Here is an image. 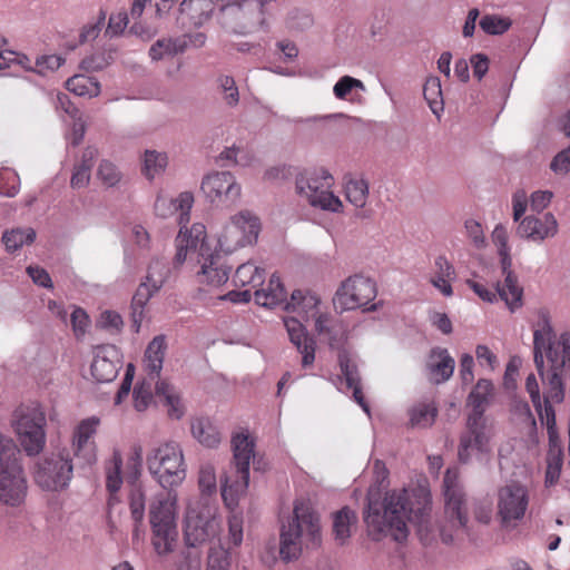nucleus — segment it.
I'll return each mask as SVG.
<instances>
[{
	"instance_id": "1",
	"label": "nucleus",
	"mask_w": 570,
	"mask_h": 570,
	"mask_svg": "<svg viewBox=\"0 0 570 570\" xmlns=\"http://www.w3.org/2000/svg\"><path fill=\"white\" fill-rule=\"evenodd\" d=\"M431 512V498L428 492L406 489L387 492L382 502L370 499L365 522L374 540L391 535L402 542L409 535L407 522L422 531Z\"/></svg>"
},
{
	"instance_id": "2",
	"label": "nucleus",
	"mask_w": 570,
	"mask_h": 570,
	"mask_svg": "<svg viewBox=\"0 0 570 570\" xmlns=\"http://www.w3.org/2000/svg\"><path fill=\"white\" fill-rule=\"evenodd\" d=\"M206 227L203 224H194L190 234H180L176 238L177 253L175 264L181 265L188 257L196 258L200 264L197 272V282L207 287H219L228 281L229 269L225 266L223 257L218 252H213L206 243Z\"/></svg>"
},
{
	"instance_id": "3",
	"label": "nucleus",
	"mask_w": 570,
	"mask_h": 570,
	"mask_svg": "<svg viewBox=\"0 0 570 570\" xmlns=\"http://www.w3.org/2000/svg\"><path fill=\"white\" fill-rule=\"evenodd\" d=\"M322 542L320 515L307 500L294 503L293 517L281 529L279 554L284 561L297 559L306 548L320 547Z\"/></svg>"
},
{
	"instance_id": "4",
	"label": "nucleus",
	"mask_w": 570,
	"mask_h": 570,
	"mask_svg": "<svg viewBox=\"0 0 570 570\" xmlns=\"http://www.w3.org/2000/svg\"><path fill=\"white\" fill-rule=\"evenodd\" d=\"M493 391L491 381L481 379L468 397L472 412L468 416L466 430L462 433L459 444V460L466 463L473 454L488 452L491 429L483 416L485 405Z\"/></svg>"
},
{
	"instance_id": "5",
	"label": "nucleus",
	"mask_w": 570,
	"mask_h": 570,
	"mask_svg": "<svg viewBox=\"0 0 570 570\" xmlns=\"http://www.w3.org/2000/svg\"><path fill=\"white\" fill-rule=\"evenodd\" d=\"M318 305L320 298L316 295L297 289L292 293L291 299L284 306L285 311L296 314V316L285 317L284 325L291 342L302 354L304 368L312 366L315 361L316 343L313 337L307 335L303 323H307L309 320L316 322L318 315H323Z\"/></svg>"
},
{
	"instance_id": "6",
	"label": "nucleus",
	"mask_w": 570,
	"mask_h": 570,
	"mask_svg": "<svg viewBox=\"0 0 570 570\" xmlns=\"http://www.w3.org/2000/svg\"><path fill=\"white\" fill-rule=\"evenodd\" d=\"M150 542L158 556L174 551L177 538V494L167 492L158 494L149 507Z\"/></svg>"
},
{
	"instance_id": "7",
	"label": "nucleus",
	"mask_w": 570,
	"mask_h": 570,
	"mask_svg": "<svg viewBox=\"0 0 570 570\" xmlns=\"http://www.w3.org/2000/svg\"><path fill=\"white\" fill-rule=\"evenodd\" d=\"M334 178L325 169L304 171L296 176V193L314 208L342 213L343 203L333 190Z\"/></svg>"
},
{
	"instance_id": "8",
	"label": "nucleus",
	"mask_w": 570,
	"mask_h": 570,
	"mask_svg": "<svg viewBox=\"0 0 570 570\" xmlns=\"http://www.w3.org/2000/svg\"><path fill=\"white\" fill-rule=\"evenodd\" d=\"M443 493L445 500L444 514L448 524L441 528V538L444 543L453 541V533L464 531L469 521L466 499L459 480L458 468H449L443 479Z\"/></svg>"
},
{
	"instance_id": "9",
	"label": "nucleus",
	"mask_w": 570,
	"mask_h": 570,
	"mask_svg": "<svg viewBox=\"0 0 570 570\" xmlns=\"http://www.w3.org/2000/svg\"><path fill=\"white\" fill-rule=\"evenodd\" d=\"M147 462L149 471L165 489L180 484L186 476L183 451L175 442L158 446Z\"/></svg>"
},
{
	"instance_id": "10",
	"label": "nucleus",
	"mask_w": 570,
	"mask_h": 570,
	"mask_svg": "<svg viewBox=\"0 0 570 570\" xmlns=\"http://www.w3.org/2000/svg\"><path fill=\"white\" fill-rule=\"evenodd\" d=\"M261 230L258 217L248 210H242L230 217L218 234L219 252L230 254L257 240Z\"/></svg>"
},
{
	"instance_id": "11",
	"label": "nucleus",
	"mask_w": 570,
	"mask_h": 570,
	"mask_svg": "<svg viewBox=\"0 0 570 570\" xmlns=\"http://www.w3.org/2000/svg\"><path fill=\"white\" fill-rule=\"evenodd\" d=\"M19 456L20 451L17 449L0 459V503L11 508L21 507L28 493Z\"/></svg>"
},
{
	"instance_id": "12",
	"label": "nucleus",
	"mask_w": 570,
	"mask_h": 570,
	"mask_svg": "<svg viewBox=\"0 0 570 570\" xmlns=\"http://www.w3.org/2000/svg\"><path fill=\"white\" fill-rule=\"evenodd\" d=\"M217 509L208 502L189 504L185 517V540L187 546L197 547L214 539L220 529Z\"/></svg>"
},
{
	"instance_id": "13",
	"label": "nucleus",
	"mask_w": 570,
	"mask_h": 570,
	"mask_svg": "<svg viewBox=\"0 0 570 570\" xmlns=\"http://www.w3.org/2000/svg\"><path fill=\"white\" fill-rule=\"evenodd\" d=\"M46 414L38 405L20 406L16 411V431L28 455L40 453L46 444Z\"/></svg>"
},
{
	"instance_id": "14",
	"label": "nucleus",
	"mask_w": 570,
	"mask_h": 570,
	"mask_svg": "<svg viewBox=\"0 0 570 570\" xmlns=\"http://www.w3.org/2000/svg\"><path fill=\"white\" fill-rule=\"evenodd\" d=\"M508 239L507 228L501 224L497 225L492 232V242L498 249L502 275L505 276V286L509 287L511 297L508 295L504 287H499L498 291L509 309L514 312L522 305L523 288L519 285L518 277L511 268L512 258Z\"/></svg>"
},
{
	"instance_id": "15",
	"label": "nucleus",
	"mask_w": 570,
	"mask_h": 570,
	"mask_svg": "<svg viewBox=\"0 0 570 570\" xmlns=\"http://www.w3.org/2000/svg\"><path fill=\"white\" fill-rule=\"evenodd\" d=\"M72 470L68 453H52L37 462L33 478L40 488L58 491L68 485L72 478Z\"/></svg>"
},
{
	"instance_id": "16",
	"label": "nucleus",
	"mask_w": 570,
	"mask_h": 570,
	"mask_svg": "<svg viewBox=\"0 0 570 570\" xmlns=\"http://www.w3.org/2000/svg\"><path fill=\"white\" fill-rule=\"evenodd\" d=\"M376 295V284L368 277L355 274L342 282L334 302L344 311H353L367 307Z\"/></svg>"
},
{
	"instance_id": "17",
	"label": "nucleus",
	"mask_w": 570,
	"mask_h": 570,
	"mask_svg": "<svg viewBox=\"0 0 570 570\" xmlns=\"http://www.w3.org/2000/svg\"><path fill=\"white\" fill-rule=\"evenodd\" d=\"M101 425L100 417L92 415L80 420L72 429L70 449L82 465H92L97 461L96 435Z\"/></svg>"
},
{
	"instance_id": "18",
	"label": "nucleus",
	"mask_w": 570,
	"mask_h": 570,
	"mask_svg": "<svg viewBox=\"0 0 570 570\" xmlns=\"http://www.w3.org/2000/svg\"><path fill=\"white\" fill-rule=\"evenodd\" d=\"M155 384L156 394L164 397L165 405L168 407V414L171 417L180 419L184 414V407L179 396L173 386L165 381H151L147 375L134 390V406L138 412L145 411L153 401V385Z\"/></svg>"
},
{
	"instance_id": "19",
	"label": "nucleus",
	"mask_w": 570,
	"mask_h": 570,
	"mask_svg": "<svg viewBox=\"0 0 570 570\" xmlns=\"http://www.w3.org/2000/svg\"><path fill=\"white\" fill-rule=\"evenodd\" d=\"M529 505V494L525 487L511 483L501 488L498 498V514L503 525H511L521 520Z\"/></svg>"
},
{
	"instance_id": "20",
	"label": "nucleus",
	"mask_w": 570,
	"mask_h": 570,
	"mask_svg": "<svg viewBox=\"0 0 570 570\" xmlns=\"http://www.w3.org/2000/svg\"><path fill=\"white\" fill-rule=\"evenodd\" d=\"M205 196L217 205H233L240 196V186L228 171H216L207 175L202 181Z\"/></svg>"
},
{
	"instance_id": "21",
	"label": "nucleus",
	"mask_w": 570,
	"mask_h": 570,
	"mask_svg": "<svg viewBox=\"0 0 570 570\" xmlns=\"http://www.w3.org/2000/svg\"><path fill=\"white\" fill-rule=\"evenodd\" d=\"M194 204V196L191 193L184 191L177 198H169L166 196H158L155 202V213L157 216L166 218L178 213V224L180 225L179 234L189 236L190 229H187V224L190 219V209Z\"/></svg>"
},
{
	"instance_id": "22",
	"label": "nucleus",
	"mask_w": 570,
	"mask_h": 570,
	"mask_svg": "<svg viewBox=\"0 0 570 570\" xmlns=\"http://www.w3.org/2000/svg\"><path fill=\"white\" fill-rule=\"evenodd\" d=\"M265 278V271L261 269L250 262L242 264L235 272L233 282L235 286L248 287L244 291L236 292L232 291L227 293L224 298H228L234 303H246L252 298V289H255L263 285Z\"/></svg>"
},
{
	"instance_id": "23",
	"label": "nucleus",
	"mask_w": 570,
	"mask_h": 570,
	"mask_svg": "<svg viewBox=\"0 0 570 570\" xmlns=\"http://www.w3.org/2000/svg\"><path fill=\"white\" fill-rule=\"evenodd\" d=\"M120 365L116 346L102 345L95 348L90 372L97 382L109 383L117 377Z\"/></svg>"
},
{
	"instance_id": "24",
	"label": "nucleus",
	"mask_w": 570,
	"mask_h": 570,
	"mask_svg": "<svg viewBox=\"0 0 570 570\" xmlns=\"http://www.w3.org/2000/svg\"><path fill=\"white\" fill-rule=\"evenodd\" d=\"M557 233L558 223L551 213L537 216L529 215L518 226V234L533 242H542L546 238L553 237Z\"/></svg>"
},
{
	"instance_id": "25",
	"label": "nucleus",
	"mask_w": 570,
	"mask_h": 570,
	"mask_svg": "<svg viewBox=\"0 0 570 570\" xmlns=\"http://www.w3.org/2000/svg\"><path fill=\"white\" fill-rule=\"evenodd\" d=\"M455 361L444 347H433L425 361V372L432 383L446 382L454 372Z\"/></svg>"
},
{
	"instance_id": "26",
	"label": "nucleus",
	"mask_w": 570,
	"mask_h": 570,
	"mask_svg": "<svg viewBox=\"0 0 570 570\" xmlns=\"http://www.w3.org/2000/svg\"><path fill=\"white\" fill-rule=\"evenodd\" d=\"M225 478L222 484V498L225 505L234 511L246 494L249 484V471L236 470Z\"/></svg>"
},
{
	"instance_id": "27",
	"label": "nucleus",
	"mask_w": 570,
	"mask_h": 570,
	"mask_svg": "<svg viewBox=\"0 0 570 570\" xmlns=\"http://www.w3.org/2000/svg\"><path fill=\"white\" fill-rule=\"evenodd\" d=\"M455 276L456 273L452 263L443 255L438 256L430 276V283L433 287L446 297L452 296V282L455 279Z\"/></svg>"
},
{
	"instance_id": "28",
	"label": "nucleus",
	"mask_w": 570,
	"mask_h": 570,
	"mask_svg": "<svg viewBox=\"0 0 570 570\" xmlns=\"http://www.w3.org/2000/svg\"><path fill=\"white\" fill-rule=\"evenodd\" d=\"M214 9L213 0H184L179 7L183 23L187 20L195 27H199L208 21Z\"/></svg>"
},
{
	"instance_id": "29",
	"label": "nucleus",
	"mask_w": 570,
	"mask_h": 570,
	"mask_svg": "<svg viewBox=\"0 0 570 570\" xmlns=\"http://www.w3.org/2000/svg\"><path fill=\"white\" fill-rule=\"evenodd\" d=\"M255 302L264 307H276L286 305V293L281 279L276 275H272L266 287L256 288L254 292Z\"/></svg>"
},
{
	"instance_id": "30",
	"label": "nucleus",
	"mask_w": 570,
	"mask_h": 570,
	"mask_svg": "<svg viewBox=\"0 0 570 570\" xmlns=\"http://www.w3.org/2000/svg\"><path fill=\"white\" fill-rule=\"evenodd\" d=\"M234 452V468L249 471L250 460L254 458L255 442L247 432H238L232 439Z\"/></svg>"
},
{
	"instance_id": "31",
	"label": "nucleus",
	"mask_w": 570,
	"mask_h": 570,
	"mask_svg": "<svg viewBox=\"0 0 570 570\" xmlns=\"http://www.w3.org/2000/svg\"><path fill=\"white\" fill-rule=\"evenodd\" d=\"M166 351V342L163 335L154 337V340L148 344L145 357L144 365L147 371V375L151 381H156L159 379L160 371L163 368V362Z\"/></svg>"
},
{
	"instance_id": "32",
	"label": "nucleus",
	"mask_w": 570,
	"mask_h": 570,
	"mask_svg": "<svg viewBox=\"0 0 570 570\" xmlns=\"http://www.w3.org/2000/svg\"><path fill=\"white\" fill-rule=\"evenodd\" d=\"M338 363L341 372L345 379L347 389L353 391L354 401L366 412H370L368 405L364 399L361 380L356 365L348 358L346 354H340Z\"/></svg>"
},
{
	"instance_id": "33",
	"label": "nucleus",
	"mask_w": 570,
	"mask_h": 570,
	"mask_svg": "<svg viewBox=\"0 0 570 570\" xmlns=\"http://www.w3.org/2000/svg\"><path fill=\"white\" fill-rule=\"evenodd\" d=\"M544 387V414L539 415V419L542 424L547 426L548 438H549V450H557L562 449L561 439L559 436L558 430H557V422H556V411L553 409V403L559 404L562 403L564 400V396L557 401L556 399L549 397V390L550 386L543 385Z\"/></svg>"
},
{
	"instance_id": "34",
	"label": "nucleus",
	"mask_w": 570,
	"mask_h": 570,
	"mask_svg": "<svg viewBox=\"0 0 570 570\" xmlns=\"http://www.w3.org/2000/svg\"><path fill=\"white\" fill-rule=\"evenodd\" d=\"M357 522L356 513L348 507L333 513V534L338 544H344L351 537L352 528Z\"/></svg>"
},
{
	"instance_id": "35",
	"label": "nucleus",
	"mask_w": 570,
	"mask_h": 570,
	"mask_svg": "<svg viewBox=\"0 0 570 570\" xmlns=\"http://www.w3.org/2000/svg\"><path fill=\"white\" fill-rule=\"evenodd\" d=\"M97 156L98 150L94 147H87L83 150L81 160L73 168V173L70 180L72 188H83L89 184L91 168L95 164Z\"/></svg>"
},
{
	"instance_id": "36",
	"label": "nucleus",
	"mask_w": 570,
	"mask_h": 570,
	"mask_svg": "<svg viewBox=\"0 0 570 570\" xmlns=\"http://www.w3.org/2000/svg\"><path fill=\"white\" fill-rule=\"evenodd\" d=\"M193 436L204 446L216 448L220 443V433L207 417H197L191 422Z\"/></svg>"
},
{
	"instance_id": "37",
	"label": "nucleus",
	"mask_w": 570,
	"mask_h": 570,
	"mask_svg": "<svg viewBox=\"0 0 570 570\" xmlns=\"http://www.w3.org/2000/svg\"><path fill=\"white\" fill-rule=\"evenodd\" d=\"M106 488L111 494H116L122 485V456L119 450L112 451L111 458L105 462Z\"/></svg>"
},
{
	"instance_id": "38",
	"label": "nucleus",
	"mask_w": 570,
	"mask_h": 570,
	"mask_svg": "<svg viewBox=\"0 0 570 570\" xmlns=\"http://www.w3.org/2000/svg\"><path fill=\"white\" fill-rule=\"evenodd\" d=\"M409 416L410 424L413 428L424 429L431 426L438 416V407L435 402H420L413 405L409 410Z\"/></svg>"
},
{
	"instance_id": "39",
	"label": "nucleus",
	"mask_w": 570,
	"mask_h": 570,
	"mask_svg": "<svg viewBox=\"0 0 570 570\" xmlns=\"http://www.w3.org/2000/svg\"><path fill=\"white\" fill-rule=\"evenodd\" d=\"M315 331L318 335L325 336L332 347L343 340L345 333L341 322L333 320L327 314L318 315Z\"/></svg>"
},
{
	"instance_id": "40",
	"label": "nucleus",
	"mask_w": 570,
	"mask_h": 570,
	"mask_svg": "<svg viewBox=\"0 0 570 570\" xmlns=\"http://www.w3.org/2000/svg\"><path fill=\"white\" fill-rule=\"evenodd\" d=\"M187 48L186 38L160 39L149 49V56L153 60H161L166 57H173L183 52Z\"/></svg>"
},
{
	"instance_id": "41",
	"label": "nucleus",
	"mask_w": 570,
	"mask_h": 570,
	"mask_svg": "<svg viewBox=\"0 0 570 570\" xmlns=\"http://www.w3.org/2000/svg\"><path fill=\"white\" fill-rule=\"evenodd\" d=\"M344 194L355 208H364L368 198V184L363 178H350L345 181Z\"/></svg>"
},
{
	"instance_id": "42",
	"label": "nucleus",
	"mask_w": 570,
	"mask_h": 570,
	"mask_svg": "<svg viewBox=\"0 0 570 570\" xmlns=\"http://www.w3.org/2000/svg\"><path fill=\"white\" fill-rule=\"evenodd\" d=\"M66 88L77 96L96 97L100 92L99 82L90 76L75 75L66 82Z\"/></svg>"
},
{
	"instance_id": "43",
	"label": "nucleus",
	"mask_w": 570,
	"mask_h": 570,
	"mask_svg": "<svg viewBox=\"0 0 570 570\" xmlns=\"http://www.w3.org/2000/svg\"><path fill=\"white\" fill-rule=\"evenodd\" d=\"M423 96L432 110L436 116L443 111V97L441 89V81L438 77H430L426 79L423 87Z\"/></svg>"
},
{
	"instance_id": "44",
	"label": "nucleus",
	"mask_w": 570,
	"mask_h": 570,
	"mask_svg": "<svg viewBox=\"0 0 570 570\" xmlns=\"http://www.w3.org/2000/svg\"><path fill=\"white\" fill-rule=\"evenodd\" d=\"M36 233L31 228L27 229H12L6 232L2 236V242L9 252H14L24 244H30L35 240Z\"/></svg>"
},
{
	"instance_id": "45",
	"label": "nucleus",
	"mask_w": 570,
	"mask_h": 570,
	"mask_svg": "<svg viewBox=\"0 0 570 570\" xmlns=\"http://www.w3.org/2000/svg\"><path fill=\"white\" fill-rule=\"evenodd\" d=\"M169 267L163 259H155L149 264L146 283L154 289H160L169 275Z\"/></svg>"
},
{
	"instance_id": "46",
	"label": "nucleus",
	"mask_w": 570,
	"mask_h": 570,
	"mask_svg": "<svg viewBox=\"0 0 570 570\" xmlns=\"http://www.w3.org/2000/svg\"><path fill=\"white\" fill-rule=\"evenodd\" d=\"M198 485L202 494L212 495L217 491L216 472L210 463L200 465L198 474Z\"/></svg>"
},
{
	"instance_id": "47",
	"label": "nucleus",
	"mask_w": 570,
	"mask_h": 570,
	"mask_svg": "<svg viewBox=\"0 0 570 570\" xmlns=\"http://www.w3.org/2000/svg\"><path fill=\"white\" fill-rule=\"evenodd\" d=\"M479 24L488 35H502L511 27V20L497 14H485L481 18Z\"/></svg>"
},
{
	"instance_id": "48",
	"label": "nucleus",
	"mask_w": 570,
	"mask_h": 570,
	"mask_svg": "<svg viewBox=\"0 0 570 570\" xmlns=\"http://www.w3.org/2000/svg\"><path fill=\"white\" fill-rule=\"evenodd\" d=\"M20 188V178L9 168L0 169V195L14 197Z\"/></svg>"
},
{
	"instance_id": "49",
	"label": "nucleus",
	"mask_w": 570,
	"mask_h": 570,
	"mask_svg": "<svg viewBox=\"0 0 570 570\" xmlns=\"http://www.w3.org/2000/svg\"><path fill=\"white\" fill-rule=\"evenodd\" d=\"M167 165V157L165 154L149 151L145 153L144 159V174L149 179L154 178L155 175L165 169Z\"/></svg>"
},
{
	"instance_id": "50",
	"label": "nucleus",
	"mask_w": 570,
	"mask_h": 570,
	"mask_svg": "<svg viewBox=\"0 0 570 570\" xmlns=\"http://www.w3.org/2000/svg\"><path fill=\"white\" fill-rule=\"evenodd\" d=\"M466 284L484 302L492 303L497 299L498 295L501 296L498 291L499 287H504L505 292L511 297L510 289L508 286H505V281L502 284L498 282L494 286V289H491L485 285L473 279H468ZM500 298L502 299V297Z\"/></svg>"
},
{
	"instance_id": "51",
	"label": "nucleus",
	"mask_w": 570,
	"mask_h": 570,
	"mask_svg": "<svg viewBox=\"0 0 570 570\" xmlns=\"http://www.w3.org/2000/svg\"><path fill=\"white\" fill-rule=\"evenodd\" d=\"M464 228L466 237L475 248L482 249L487 246V237L481 223L474 219H466Z\"/></svg>"
},
{
	"instance_id": "52",
	"label": "nucleus",
	"mask_w": 570,
	"mask_h": 570,
	"mask_svg": "<svg viewBox=\"0 0 570 570\" xmlns=\"http://www.w3.org/2000/svg\"><path fill=\"white\" fill-rule=\"evenodd\" d=\"M158 289H154L146 282H142L138 286L136 293L132 296V301H131V307L134 309V315L135 316L137 314H139V316H141L142 309H144L145 305L148 303V301L150 299L153 294L156 293Z\"/></svg>"
},
{
	"instance_id": "53",
	"label": "nucleus",
	"mask_w": 570,
	"mask_h": 570,
	"mask_svg": "<svg viewBox=\"0 0 570 570\" xmlns=\"http://www.w3.org/2000/svg\"><path fill=\"white\" fill-rule=\"evenodd\" d=\"M525 390L529 393L534 410L539 415L544 414V401L540 393V386L538 380L533 373H530L525 380Z\"/></svg>"
},
{
	"instance_id": "54",
	"label": "nucleus",
	"mask_w": 570,
	"mask_h": 570,
	"mask_svg": "<svg viewBox=\"0 0 570 570\" xmlns=\"http://www.w3.org/2000/svg\"><path fill=\"white\" fill-rule=\"evenodd\" d=\"M230 566L229 553L222 547L210 548L207 570H228Z\"/></svg>"
},
{
	"instance_id": "55",
	"label": "nucleus",
	"mask_w": 570,
	"mask_h": 570,
	"mask_svg": "<svg viewBox=\"0 0 570 570\" xmlns=\"http://www.w3.org/2000/svg\"><path fill=\"white\" fill-rule=\"evenodd\" d=\"M354 88L363 89V82L351 76H343L334 85L333 92L337 99H346Z\"/></svg>"
},
{
	"instance_id": "56",
	"label": "nucleus",
	"mask_w": 570,
	"mask_h": 570,
	"mask_svg": "<svg viewBox=\"0 0 570 570\" xmlns=\"http://www.w3.org/2000/svg\"><path fill=\"white\" fill-rule=\"evenodd\" d=\"M98 177L105 185L112 187L120 180L121 175L112 163L102 160L98 167Z\"/></svg>"
},
{
	"instance_id": "57",
	"label": "nucleus",
	"mask_w": 570,
	"mask_h": 570,
	"mask_svg": "<svg viewBox=\"0 0 570 570\" xmlns=\"http://www.w3.org/2000/svg\"><path fill=\"white\" fill-rule=\"evenodd\" d=\"M142 462V449L140 445H134L127 458V469L126 474L136 479Z\"/></svg>"
},
{
	"instance_id": "58",
	"label": "nucleus",
	"mask_w": 570,
	"mask_h": 570,
	"mask_svg": "<svg viewBox=\"0 0 570 570\" xmlns=\"http://www.w3.org/2000/svg\"><path fill=\"white\" fill-rule=\"evenodd\" d=\"M229 540L237 547L243 541V517L240 513H233L228 519Z\"/></svg>"
},
{
	"instance_id": "59",
	"label": "nucleus",
	"mask_w": 570,
	"mask_h": 570,
	"mask_svg": "<svg viewBox=\"0 0 570 570\" xmlns=\"http://www.w3.org/2000/svg\"><path fill=\"white\" fill-rule=\"evenodd\" d=\"M110 56H106L105 53H95L89 57H86L81 61V67L86 71H98L104 69L110 63Z\"/></svg>"
},
{
	"instance_id": "60",
	"label": "nucleus",
	"mask_w": 570,
	"mask_h": 570,
	"mask_svg": "<svg viewBox=\"0 0 570 570\" xmlns=\"http://www.w3.org/2000/svg\"><path fill=\"white\" fill-rule=\"evenodd\" d=\"M553 194L549 190H537L531 194L530 207L533 212L541 213L549 206Z\"/></svg>"
},
{
	"instance_id": "61",
	"label": "nucleus",
	"mask_w": 570,
	"mask_h": 570,
	"mask_svg": "<svg viewBox=\"0 0 570 570\" xmlns=\"http://www.w3.org/2000/svg\"><path fill=\"white\" fill-rule=\"evenodd\" d=\"M128 24V16L126 12L111 14L106 29V33L110 36L120 35Z\"/></svg>"
},
{
	"instance_id": "62",
	"label": "nucleus",
	"mask_w": 570,
	"mask_h": 570,
	"mask_svg": "<svg viewBox=\"0 0 570 570\" xmlns=\"http://www.w3.org/2000/svg\"><path fill=\"white\" fill-rule=\"evenodd\" d=\"M130 512L136 522H140L145 512V497L141 491H134L130 495Z\"/></svg>"
},
{
	"instance_id": "63",
	"label": "nucleus",
	"mask_w": 570,
	"mask_h": 570,
	"mask_svg": "<svg viewBox=\"0 0 570 570\" xmlns=\"http://www.w3.org/2000/svg\"><path fill=\"white\" fill-rule=\"evenodd\" d=\"M28 275L33 283L45 288H52V281L48 272L39 266H29L27 268Z\"/></svg>"
},
{
	"instance_id": "64",
	"label": "nucleus",
	"mask_w": 570,
	"mask_h": 570,
	"mask_svg": "<svg viewBox=\"0 0 570 570\" xmlns=\"http://www.w3.org/2000/svg\"><path fill=\"white\" fill-rule=\"evenodd\" d=\"M550 167L554 173H568L570 170V146L552 159Z\"/></svg>"
}]
</instances>
